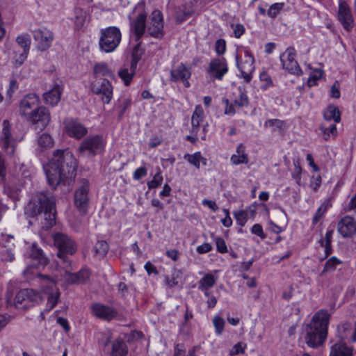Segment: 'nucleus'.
I'll list each match as a JSON object with an SVG mask.
<instances>
[{"mask_svg": "<svg viewBox=\"0 0 356 356\" xmlns=\"http://www.w3.org/2000/svg\"><path fill=\"white\" fill-rule=\"evenodd\" d=\"M213 323L218 334H220L224 329L225 321L220 316H215L213 320Z\"/></svg>", "mask_w": 356, "mask_h": 356, "instance_id": "52", "label": "nucleus"}, {"mask_svg": "<svg viewBox=\"0 0 356 356\" xmlns=\"http://www.w3.org/2000/svg\"><path fill=\"white\" fill-rule=\"evenodd\" d=\"M238 97L234 99V105H236L237 107L241 108L247 106L248 104L249 101L248 95H246L244 90H242L241 88H238Z\"/></svg>", "mask_w": 356, "mask_h": 356, "instance_id": "46", "label": "nucleus"}, {"mask_svg": "<svg viewBox=\"0 0 356 356\" xmlns=\"http://www.w3.org/2000/svg\"><path fill=\"white\" fill-rule=\"evenodd\" d=\"M330 356H353V350L345 343H336L331 347Z\"/></svg>", "mask_w": 356, "mask_h": 356, "instance_id": "29", "label": "nucleus"}, {"mask_svg": "<svg viewBox=\"0 0 356 356\" xmlns=\"http://www.w3.org/2000/svg\"><path fill=\"white\" fill-rule=\"evenodd\" d=\"M132 72L129 73L127 69H123L119 71V76L124 81L126 86H128L131 80L134 71L131 70Z\"/></svg>", "mask_w": 356, "mask_h": 356, "instance_id": "51", "label": "nucleus"}, {"mask_svg": "<svg viewBox=\"0 0 356 356\" xmlns=\"http://www.w3.org/2000/svg\"><path fill=\"white\" fill-rule=\"evenodd\" d=\"M222 211L225 213V218L221 220V222L225 227H229L232 225V220L229 216V211L227 209H223Z\"/></svg>", "mask_w": 356, "mask_h": 356, "instance_id": "62", "label": "nucleus"}, {"mask_svg": "<svg viewBox=\"0 0 356 356\" xmlns=\"http://www.w3.org/2000/svg\"><path fill=\"white\" fill-rule=\"evenodd\" d=\"M65 274L67 275L68 280H70L73 283H82L86 282L90 277V271L88 269H83L76 273H71L72 269L69 272H66L63 270Z\"/></svg>", "mask_w": 356, "mask_h": 356, "instance_id": "31", "label": "nucleus"}, {"mask_svg": "<svg viewBox=\"0 0 356 356\" xmlns=\"http://www.w3.org/2000/svg\"><path fill=\"white\" fill-rule=\"evenodd\" d=\"M245 56L246 60L244 63L239 64L237 62V66L241 72L243 78L246 83L250 82L252 79V72H253L254 67V57L248 51H245Z\"/></svg>", "mask_w": 356, "mask_h": 356, "instance_id": "25", "label": "nucleus"}, {"mask_svg": "<svg viewBox=\"0 0 356 356\" xmlns=\"http://www.w3.org/2000/svg\"><path fill=\"white\" fill-rule=\"evenodd\" d=\"M246 344L243 343L242 342H238L236 343L232 349L229 351V355L231 356H234L241 353H243L246 348Z\"/></svg>", "mask_w": 356, "mask_h": 356, "instance_id": "54", "label": "nucleus"}, {"mask_svg": "<svg viewBox=\"0 0 356 356\" xmlns=\"http://www.w3.org/2000/svg\"><path fill=\"white\" fill-rule=\"evenodd\" d=\"M156 172L152 180L148 181L147 184L149 189L156 188L161 186L163 182V178L161 168L159 167H156Z\"/></svg>", "mask_w": 356, "mask_h": 356, "instance_id": "42", "label": "nucleus"}, {"mask_svg": "<svg viewBox=\"0 0 356 356\" xmlns=\"http://www.w3.org/2000/svg\"><path fill=\"white\" fill-rule=\"evenodd\" d=\"M17 88L18 86L17 81L14 79L10 80L9 83V88L7 90L6 93L7 96L9 97V99L11 98L13 92L17 89Z\"/></svg>", "mask_w": 356, "mask_h": 356, "instance_id": "63", "label": "nucleus"}, {"mask_svg": "<svg viewBox=\"0 0 356 356\" xmlns=\"http://www.w3.org/2000/svg\"><path fill=\"white\" fill-rule=\"evenodd\" d=\"M94 74L96 79H99L102 76L113 79L115 75L113 71L109 69L105 63H99L95 65L93 69Z\"/></svg>", "mask_w": 356, "mask_h": 356, "instance_id": "30", "label": "nucleus"}, {"mask_svg": "<svg viewBox=\"0 0 356 356\" xmlns=\"http://www.w3.org/2000/svg\"><path fill=\"white\" fill-rule=\"evenodd\" d=\"M40 295L33 289H24L19 291L15 298V307L18 309H25L41 302Z\"/></svg>", "mask_w": 356, "mask_h": 356, "instance_id": "8", "label": "nucleus"}, {"mask_svg": "<svg viewBox=\"0 0 356 356\" xmlns=\"http://www.w3.org/2000/svg\"><path fill=\"white\" fill-rule=\"evenodd\" d=\"M227 72L228 66L225 58L212 59L207 68V72L213 79L222 80Z\"/></svg>", "mask_w": 356, "mask_h": 356, "instance_id": "16", "label": "nucleus"}, {"mask_svg": "<svg viewBox=\"0 0 356 356\" xmlns=\"http://www.w3.org/2000/svg\"><path fill=\"white\" fill-rule=\"evenodd\" d=\"M1 259L6 261H12L15 259V256L10 250L6 249L1 252Z\"/></svg>", "mask_w": 356, "mask_h": 356, "instance_id": "64", "label": "nucleus"}, {"mask_svg": "<svg viewBox=\"0 0 356 356\" xmlns=\"http://www.w3.org/2000/svg\"><path fill=\"white\" fill-rule=\"evenodd\" d=\"M234 216L241 227H243L249 218V213L245 210H238L234 212Z\"/></svg>", "mask_w": 356, "mask_h": 356, "instance_id": "43", "label": "nucleus"}, {"mask_svg": "<svg viewBox=\"0 0 356 356\" xmlns=\"http://www.w3.org/2000/svg\"><path fill=\"white\" fill-rule=\"evenodd\" d=\"M92 309L95 316L106 321L112 320L118 314L117 311L113 307L101 303L93 304Z\"/></svg>", "mask_w": 356, "mask_h": 356, "instance_id": "23", "label": "nucleus"}, {"mask_svg": "<svg viewBox=\"0 0 356 356\" xmlns=\"http://www.w3.org/2000/svg\"><path fill=\"white\" fill-rule=\"evenodd\" d=\"M341 261L337 259L336 257H330L325 263L323 270L321 274H325L330 271H333L335 270L336 267L339 265Z\"/></svg>", "mask_w": 356, "mask_h": 356, "instance_id": "44", "label": "nucleus"}, {"mask_svg": "<svg viewBox=\"0 0 356 356\" xmlns=\"http://www.w3.org/2000/svg\"><path fill=\"white\" fill-rule=\"evenodd\" d=\"M230 162L234 165L248 163L249 158L243 144L240 143L238 145L236 149V154H232L230 157Z\"/></svg>", "mask_w": 356, "mask_h": 356, "instance_id": "28", "label": "nucleus"}, {"mask_svg": "<svg viewBox=\"0 0 356 356\" xmlns=\"http://www.w3.org/2000/svg\"><path fill=\"white\" fill-rule=\"evenodd\" d=\"M30 257L35 260V263L29 265L23 272L24 276L28 280L32 279L35 275V273L33 271V267H38L40 265L45 266L47 264V259L43 255L42 250L35 245H33L31 248ZM37 275H38L39 274L37 273Z\"/></svg>", "mask_w": 356, "mask_h": 356, "instance_id": "21", "label": "nucleus"}, {"mask_svg": "<svg viewBox=\"0 0 356 356\" xmlns=\"http://www.w3.org/2000/svg\"><path fill=\"white\" fill-rule=\"evenodd\" d=\"M17 44L22 48V51L29 52L31 47V37L25 33L19 35L16 38Z\"/></svg>", "mask_w": 356, "mask_h": 356, "instance_id": "41", "label": "nucleus"}, {"mask_svg": "<svg viewBox=\"0 0 356 356\" xmlns=\"http://www.w3.org/2000/svg\"><path fill=\"white\" fill-rule=\"evenodd\" d=\"M109 245L106 241H98L93 248L94 255L99 259L103 258L108 252Z\"/></svg>", "mask_w": 356, "mask_h": 356, "instance_id": "38", "label": "nucleus"}, {"mask_svg": "<svg viewBox=\"0 0 356 356\" xmlns=\"http://www.w3.org/2000/svg\"><path fill=\"white\" fill-rule=\"evenodd\" d=\"M191 72L190 70L186 67L185 65L181 63L175 70L170 72V80L175 82L181 80L184 82L185 87L188 88L190 83L188 79L191 77Z\"/></svg>", "mask_w": 356, "mask_h": 356, "instance_id": "24", "label": "nucleus"}, {"mask_svg": "<svg viewBox=\"0 0 356 356\" xmlns=\"http://www.w3.org/2000/svg\"><path fill=\"white\" fill-rule=\"evenodd\" d=\"M97 341L99 344L106 346L111 339V334L109 331L98 332L97 334Z\"/></svg>", "mask_w": 356, "mask_h": 356, "instance_id": "49", "label": "nucleus"}, {"mask_svg": "<svg viewBox=\"0 0 356 356\" xmlns=\"http://www.w3.org/2000/svg\"><path fill=\"white\" fill-rule=\"evenodd\" d=\"M296 51L292 47H288L284 52L280 54V60L282 68L291 74L300 76L302 71L296 60Z\"/></svg>", "mask_w": 356, "mask_h": 356, "instance_id": "9", "label": "nucleus"}, {"mask_svg": "<svg viewBox=\"0 0 356 356\" xmlns=\"http://www.w3.org/2000/svg\"><path fill=\"white\" fill-rule=\"evenodd\" d=\"M204 120V110L200 105L195 106L191 117V135L186 136V140L191 143H195L197 140V134L200 131V123Z\"/></svg>", "mask_w": 356, "mask_h": 356, "instance_id": "19", "label": "nucleus"}, {"mask_svg": "<svg viewBox=\"0 0 356 356\" xmlns=\"http://www.w3.org/2000/svg\"><path fill=\"white\" fill-rule=\"evenodd\" d=\"M77 161L68 149L56 150L49 162L44 166L49 184L54 189L65 184L76 175Z\"/></svg>", "mask_w": 356, "mask_h": 356, "instance_id": "1", "label": "nucleus"}, {"mask_svg": "<svg viewBox=\"0 0 356 356\" xmlns=\"http://www.w3.org/2000/svg\"><path fill=\"white\" fill-rule=\"evenodd\" d=\"M106 141L102 136L90 135L81 143L78 152L81 154L95 156L104 150Z\"/></svg>", "mask_w": 356, "mask_h": 356, "instance_id": "7", "label": "nucleus"}, {"mask_svg": "<svg viewBox=\"0 0 356 356\" xmlns=\"http://www.w3.org/2000/svg\"><path fill=\"white\" fill-rule=\"evenodd\" d=\"M337 231L343 238H349L356 232V220L350 216L342 218L337 224Z\"/></svg>", "mask_w": 356, "mask_h": 356, "instance_id": "22", "label": "nucleus"}, {"mask_svg": "<svg viewBox=\"0 0 356 356\" xmlns=\"http://www.w3.org/2000/svg\"><path fill=\"white\" fill-rule=\"evenodd\" d=\"M217 250L221 253H225L227 252V248L225 240L221 237H217L215 239Z\"/></svg>", "mask_w": 356, "mask_h": 356, "instance_id": "57", "label": "nucleus"}, {"mask_svg": "<svg viewBox=\"0 0 356 356\" xmlns=\"http://www.w3.org/2000/svg\"><path fill=\"white\" fill-rule=\"evenodd\" d=\"M184 159L194 165L197 169L200 168L201 163L204 165H206L207 163V159L202 156L200 152H197L193 154H186L184 156Z\"/></svg>", "mask_w": 356, "mask_h": 356, "instance_id": "33", "label": "nucleus"}, {"mask_svg": "<svg viewBox=\"0 0 356 356\" xmlns=\"http://www.w3.org/2000/svg\"><path fill=\"white\" fill-rule=\"evenodd\" d=\"M321 177L320 175L312 176L310 181V187L316 191L321 185Z\"/></svg>", "mask_w": 356, "mask_h": 356, "instance_id": "59", "label": "nucleus"}, {"mask_svg": "<svg viewBox=\"0 0 356 356\" xmlns=\"http://www.w3.org/2000/svg\"><path fill=\"white\" fill-rule=\"evenodd\" d=\"M266 127H271L273 131L277 129L282 131L285 127V122L280 119H270L265 122Z\"/></svg>", "mask_w": 356, "mask_h": 356, "instance_id": "45", "label": "nucleus"}, {"mask_svg": "<svg viewBox=\"0 0 356 356\" xmlns=\"http://www.w3.org/2000/svg\"><path fill=\"white\" fill-rule=\"evenodd\" d=\"M26 120L33 124L37 125L40 129H43L49 124L51 121V115L47 108L40 106Z\"/></svg>", "mask_w": 356, "mask_h": 356, "instance_id": "20", "label": "nucleus"}, {"mask_svg": "<svg viewBox=\"0 0 356 356\" xmlns=\"http://www.w3.org/2000/svg\"><path fill=\"white\" fill-rule=\"evenodd\" d=\"M337 337L342 340L353 341V332L352 327L349 323H343L337 326Z\"/></svg>", "mask_w": 356, "mask_h": 356, "instance_id": "32", "label": "nucleus"}, {"mask_svg": "<svg viewBox=\"0 0 356 356\" xmlns=\"http://www.w3.org/2000/svg\"><path fill=\"white\" fill-rule=\"evenodd\" d=\"M147 173V170L145 167H140L137 168L133 175V178L134 180L138 181L143 177L146 176Z\"/></svg>", "mask_w": 356, "mask_h": 356, "instance_id": "60", "label": "nucleus"}, {"mask_svg": "<svg viewBox=\"0 0 356 356\" xmlns=\"http://www.w3.org/2000/svg\"><path fill=\"white\" fill-rule=\"evenodd\" d=\"M330 314L327 309H321L313 316L306 329V343L311 348H316L323 343L327 338Z\"/></svg>", "mask_w": 356, "mask_h": 356, "instance_id": "2", "label": "nucleus"}, {"mask_svg": "<svg viewBox=\"0 0 356 356\" xmlns=\"http://www.w3.org/2000/svg\"><path fill=\"white\" fill-rule=\"evenodd\" d=\"M62 90L60 85L55 84L51 90L43 94L44 103L51 106L57 105L60 100Z\"/></svg>", "mask_w": 356, "mask_h": 356, "instance_id": "27", "label": "nucleus"}, {"mask_svg": "<svg viewBox=\"0 0 356 356\" xmlns=\"http://www.w3.org/2000/svg\"><path fill=\"white\" fill-rule=\"evenodd\" d=\"M163 15L161 11L156 10L149 16L147 25V33L154 38H160L163 35Z\"/></svg>", "mask_w": 356, "mask_h": 356, "instance_id": "12", "label": "nucleus"}, {"mask_svg": "<svg viewBox=\"0 0 356 356\" xmlns=\"http://www.w3.org/2000/svg\"><path fill=\"white\" fill-rule=\"evenodd\" d=\"M54 145V140L52 137L48 134L44 133L38 138V147L41 149V150L51 148Z\"/></svg>", "mask_w": 356, "mask_h": 356, "instance_id": "39", "label": "nucleus"}, {"mask_svg": "<svg viewBox=\"0 0 356 356\" xmlns=\"http://www.w3.org/2000/svg\"><path fill=\"white\" fill-rule=\"evenodd\" d=\"M90 183L87 179H83L79 183L74 191V204L82 213H85L88 206Z\"/></svg>", "mask_w": 356, "mask_h": 356, "instance_id": "11", "label": "nucleus"}, {"mask_svg": "<svg viewBox=\"0 0 356 356\" xmlns=\"http://www.w3.org/2000/svg\"><path fill=\"white\" fill-rule=\"evenodd\" d=\"M38 277L42 279L47 283L46 286H42L44 293L47 296L46 308L41 312V315L43 316L44 313L49 312L56 305L60 297V292L56 283L47 277L38 275Z\"/></svg>", "mask_w": 356, "mask_h": 356, "instance_id": "10", "label": "nucleus"}, {"mask_svg": "<svg viewBox=\"0 0 356 356\" xmlns=\"http://www.w3.org/2000/svg\"><path fill=\"white\" fill-rule=\"evenodd\" d=\"M40 98L35 93H29L24 96L19 104L20 115L28 118L39 106Z\"/></svg>", "mask_w": 356, "mask_h": 356, "instance_id": "14", "label": "nucleus"}, {"mask_svg": "<svg viewBox=\"0 0 356 356\" xmlns=\"http://www.w3.org/2000/svg\"><path fill=\"white\" fill-rule=\"evenodd\" d=\"M323 72L321 70H314L310 75L307 81V85L309 87H312L317 83V81L319 80L322 76Z\"/></svg>", "mask_w": 356, "mask_h": 356, "instance_id": "50", "label": "nucleus"}, {"mask_svg": "<svg viewBox=\"0 0 356 356\" xmlns=\"http://www.w3.org/2000/svg\"><path fill=\"white\" fill-rule=\"evenodd\" d=\"M122 34L115 26H110L102 30L99 45L100 49L106 53L113 52L121 42Z\"/></svg>", "mask_w": 356, "mask_h": 356, "instance_id": "6", "label": "nucleus"}, {"mask_svg": "<svg viewBox=\"0 0 356 356\" xmlns=\"http://www.w3.org/2000/svg\"><path fill=\"white\" fill-rule=\"evenodd\" d=\"M32 34L33 39L37 42L38 48L40 51L49 49L54 40L53 33L45 27L33 30Z\"/></svg>", "mask_w": 356, "mask_h": 356, "instance_id": "15", "label": "nucleus"}, {"mask_svg": "<svg viewBox=\"0 0 356 356\" xmlns=\"http://www.w3.org/2000/svg\"><path fill=\"white\" fill-rule=\"evenodd\" d=\"M137 44L134 47L131 54V70L135 71L138 61L140 60L143 54V49L140 48V41L137 42Z\"/></svg>", "mask_w": 356, "mask_h": 356, "instance_id": "40", "label": "nucleus"}, {"mask_svg": "<svg viewBox=\"0 0 356 356\" xmlns=\"http://www.w3.org/2000/svg\"><path fill=\"white\" fill-rule=\"evenodd\" d=\"M10 129L11 127L9 121L7 120H3L1 134V142L6 154L13 156L17 145V140L12 137Z\"/></svg>", "mask_w": 356, "mask_h": 356, "instance_id": "17", "label": "nucleus"}, {"mask_svg": "<svg viewBox=\"0 0 356 356\" xmlns=\"http://www.w3.org/2000/svg\"><path fill=\"white\" fill-rule=\"evenodd\" d=\"M15 56L14 57L15 65L16 67L22 65L27 58L29 52L19 51V55L17 51H15Z\"/></svg>", "mask_w": 356, "mask_h": 356, "instance_id": "53", "label": "nucleus"}, {"mask_svg": "<svg viewBox=\"0 0 356 356\" xmlns=\"http://www.w3.org/2000/svg\"><path fill=\"white\" fill-rule=\"evenodd\" d=\"M325 120L330 121L333 120L335 122H339L340 112L338 108L334 105H330L327 107L323 114Z\"/></svg>", "mask_w": 356, "mask_h": 356, "instance_id": "37", "label": "nucleus"}, {"mask_svg": "<svg viewBox=\"0 0 356 356\" xmlns=\"http://www.w3.org/2000/svg\"><path fill=\"white\" fill-rule=\"evenodd\" d=\"M181 276L182 272L179 269L174 268L170 275L165 277V284L170 288L177 286L181 279Z\"/></svg>", "mask_w": 356, "mask_h": 356, "instance_id": "36", "label": "nucleus"}, {"mask_svg": "<svg viewBox=\"0 0 356 356\" xmlns=\"http://www.w3.org/2000/svg\"><path fill=\"white\" fill-rule=\"evenodd\" d=\"M29 208L31 214L44 229L51 227L56 221L55 198L41 193L37 195L33 203H30Z\"/></svg>", "mask_w": 356, "mask_h": 356, "instance_id": "3", "label": "nucleus"}, {"mask_svg": "<svg viewBox=\"0 0 356 356\" xmlns=\"http://www.w3.org/2000/svg\"><path fill=\"white\" fill-rule=\"evenodd\" d=\"M302 168L298 164L294 165V172L292 173V177L295 179L297 184L300 185L301 180Z\"/></svg>", "mask_w": 356, "mask_h": 356, "instance_id": "61", "label": "nucleus"}, {"mask_svg": "<svg viewBox=\"0 0 356 356\" xmlns=\"http://www.w3.org/2000/svg\"><path fill=\"white\" fill-rule=\"evenodd\" d=\"M130 35L134 37L136 42L140 40L147 30V13L144 5L137 4L129 15Z\"/></svg>", "mask_w": 356, "mask_h": 356, "instance_id": "5", "label": "nucleus"}, {"mask_svg": "<svg viewBox=\"0 0 356 356\" xmlns=\"http://www.w3.org/2000/svg\"><path fill=\"white\" fill-rule=\"evenodd\" d=\"M215 49L218 55L223 54L226 51V42L223 39H219L216 42Z\"/></svg>", "mask_w": 356, "mask_h": 356, "instance_id": "56", "label": "nucleus"}, {"mask_svg": "<svg viewBox=\"0 0 356 356\" xmlns=\"http://www.w3.org/2000/svg\"><path fill=\"white\" fill-rule=\"evenodd\" d=\"M283 8V3H276L273 4L268 10V15L270 17H275Z\"/></svg>", "mask_w": 356, "mask_h": 356, "instance_id": "55", "label": "nucleus"}, {"mask_svg": "<svg viewBox=\"0 0 356 356\" xmlns=\"http://www.w3.org/2000/svg\"><path fill=\"white\" fill-rule=\"evenodd\" d=\"M53 238L54 244L58 250L57 266L59 268L69 272L71 270V262L67 254L72 255L76 252V243L67 235L60 232L54 234Z\"/></svg>", "mask_w": 356, "mask_h": 356, "instance_id": "4", "label": "nucleus"}, {"mask_svg": "<svg viewBox=\"0 0 356 356\" xmlns=\"http://www.w3.org/2000/svg\"><path fill=\"white\" fill-rule=\"evenodd\" d=\"M86 19V13L81 9H76L75 10V19L74 22L78 28L83 26Z\"/></svg>", "mask_w": 356, "mask_h": 356, "instance_id": "48", "label": "nucleus"}, {"mask_svg": "<svg viewBox=\"0 0 356 356\" xmlns=\"http://www.w3.org/2000/svg\"><path fill=\"white\" fill-rule=\"evenodd\" d=\"M338 18L346 30H348L353 26V20L350 10L345 2L339 3Z\"/></svg>", "mask_w": 356, "mask_h": 356, "instance_id": "26", "label": "nucleus"}, {"mask_svg": "<svg viewBox=\"0 0 356 356\" xmlns=\"http://www.w3.org/2000/svg\"><path fill=\"white\" fill-rule=\"evenodd\" d=\"M320 130L323 133V138L325 140H327L330 138V135L336 136L337 134V126L335 124H332L330 125L329 127H325L323 125L320 127Z\"/></svg>", "mask_w": 356, "mask_h": 356, "instance_id": "47", "label": "nucleus"}, {"mask_svg": "<svg viewBox=\"0 0 356 356\" xmlns=\"http://www.w3.org/2000/svg\"><path fill=\"white\" fill-rule=\"evenodd\" d=\"M216 281L217 277L211 273H207L198 282V289H210L216 284Z\"/></svg>", "mask_w": 356, "mask_h": 356, "instance_id": "34", "label": "nucleus"}, {"mask_svg": "<svg viewBox=\"0 0 356 356\" xmlns=\"http://www.w3.org/2000/svg\"><path fill=\"white\" fill-rule=\"evenodd\" d=\"M64 130L67 136L81 139L88 133L87 128L79 120L70 118L64 121Z\"/></svg>", "mask_w": 356, "mask_h": 356, "instance_id": "18", "label": "nucleus"}, {"mask_svg": "<svg viewBox=\"0 0 356 356\" xmlns=\"http://www.w3.org/2000/svg\"><path fill=\"white\" fill-rule=\"evenodd\" d=\"M127 354V346L121 339H115L112 345L111 356H126Z\"/></svg>", "mask_w": 356, "mask_h": 356, "instance_id": "35", "label": "nucleus"}, {"mask_svg": "<svg viewBox=\"0 0 356 356\" xmlns=\"http://www.w3.org/2000/svg\"><path fill=\"white\" fill-rule=\"evenodd\" d=\"M251 232L260 237L261 239L266 238V234L264 232L263 227L260 224H254L251 228Z\"/></svg>", "mask_w": 356, "mask_h": 356, "instance_id": "58", "label": "nucleus"}, {"mask_svg": "<svg viewBox=\"0 0 356 356\" xmlns=\"http://www.w3.org/2000/svg\"><path fill=\"white\" fill-rule=\"evenodd\" d=\"M91 90L97 95H102V99L104 104H108L113 97V87L106 78H99L92 82Z\"/></svg>", "mask_w": 356, "mask_h": 356, "instance_id": "13", "label": "nucleus"}]
</instances>
